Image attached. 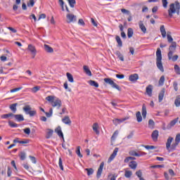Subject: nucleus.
Listing matches in <instances>:
<instances>
[{"instance_id": "obj_4", "label": "nucleus", "mask_w": 180, "mask_h": 180, "mask_svg": "<svg viewBox=\"0 0 180 180\" xmlns=\"http://www.w3.org/2000/svg\"><path fill=\"white\" fill-rule=\"evenodd\" d=\"M46 101L50 102L53 108H58V109H60V108H61L62 103L60 98H55L53 96H48L47 97H46Z\"/></svg>"}, {"instance_id": "obj_51", "label": "nucleus", "mask_w": 180, "mask_h": 180, "mask_svg": "<svg viewBox=\"0 0 180 180\" xmlns=\"http://www.w3.org/2000/svg\"><path fill=\"white\" fill-rule=\"evenodd\" d=\"M167 37L169 43H172V41H174V39L169 34H167Z\"/></svg>"}, {"instance_id": "obj_40", "label": "nucleus", "mask_w": 180, "mask_h": 180, "mask_svg": "<svg viewBox=\"0 0 180 180\" xmlns=\"http://www.w3.org/2000/svg\"><path fill=\"white\" fill-rule=\"evenodd\" d=\"M67 1L69 2V5L70 8H74V6H75V4H77L75 0H67Z\"/></svg>"}, {"instance_id": "obj_7", "label": "nucleus", "mask_w": 180, "mask_h": 180, "mask_svg": "<svg viewBox=\"0 0 180 180\" xmlns=\"http://www.w3.org/2000/svg\"><path fill=\"white\" fill-rule=\"evenodd\" d=\"M104 82H105V84H108V85H110L112 86V88H115V89H117V91H120V86H119V85H117L116 83H115V82H113V80H112V79L105 78Z\"/></svg>"}, {"instance_id": "obj_37", "label": "nucleus", "mask_w": 180, "mask_h": 180, "mask_svg": "<svg viewBox=\"0 0 180 180\" xmlns=\"http://www.w3.org/2000/svg\"><path fill=\"white\" fill-rule=\"evenodd\" d=\"M68 79L69 81V82H74V77H72V75H71V73H66Z\"/></svg>"}, {"instance_id": "obj_57", "label": "nucleus", "mask_w": 180, "mask_h": 180, "mask_svg": "<svg viewBox=\"0 0 180 180\" xmlns=\"http://www.w3.org/2000/svg\"><path fill=\"white\" fill-rule=\"evenodd\" d=\"M118 134H119V131H115L114 132V134H112V137H111L112 140H115V139L116 137H117V135H118Z\"/></svg>"}, {"instance_id": "obj_10", "label": "nucleus", "mask_w": 180, "mask_h": 180, "mask_svg": "<svg viewBox=\"0 0 180 180\" xmlns=\"http://www.w3.org/2000/svg\"><path fill=\"white\" fill-rule=\"evenodd\" d=\"M118 152H119V148H115L113 150V153L111 154V155L110 156V158L108 160V164L112 162V161H113V160H115V158H116V155H117Z\"/></svg>"}, {"instance_id": "obj_41", "label": "nucleus", "mask_w": 180, "mask_h": 180, "mask_svg": "<svg viewBox=\"0 0 180 180\" xmlns=\"http://www.w3.org/2000/svg\"><path fill=\"white\" fill-rule=\"evenodd\" d=\"M154 124H155L154 120H149V121H148V127L150 129H154Z\"/></svg>"}, {"instance_id": "obj_64", "label": "nucleus", "mask_w": 180, "mask_h": 180, "mask_svg": "<svg viewBox=\"0 0 180 180\" xmlns=\"http://www.w3.org/2000/svg\"><path fill=\"white\" fill-rule=\"evenodd\" d=\"M178 55H174V56H172V58L170 60H172V61H176L178 60Z\"/></svg>"}, {"instance_id": "obj_16", "label": "nucleus", "mask_w": 180, "mask_h": 180, "mask_svg": "<svg viewBox=\"0 0 180 180\" xmlns=\"http://www.w3.org/2000/svg\"><path fill=\"white\" fill-rule=\"evenodd\" d=\"M158 136H159L158 130H155L153 131L151 134V137L153 141H157V140H158Z\"/></svg>"}, {"instance_id": "obj_3", "label": "nucleus", "mask_w": 180, "mask_h": 180, "mask_svg": "<svg viewBox=\"0 0 180 180\" xmlns=\"http://www.w3.org/2000/svg\"><path fill=\"white\" fill-rule=\"evenodd\" d=\"M156 65L162 72H164V66L162 65V54L161 49L158 48L156 51Z\"/></svg>"}, {"instance_id": "obj_38", "label": "nucleus", "mask_w": 180, "mask_h": 180, "mask_svg": "<svg viewBox=\"0 0 180 180\" xmlns=\"http://www.w3.org/2000/svg\"><path fill=\"white\" fill-rule=\"evenodd\" d=\"M76 154L79 157V158H82V154H81V147L77 146L76 150Z\"/></svg>"}, {"instance_id": "obj_46", "label": "nucleus", "mask_w": 180, "mask_h": 180, "mask_svg": "<svg viewBox=\"0 0 180 180\" xmlns=\"http://www.w3.org/2000/svg\"><path fill=\"white\" fill-rule=\"evenodd\" d=\"M162 4L165 9H167V8H168V0H162Z\"/></svg>"}, {"instance_id": "obj_15", "label": "nucleus", "mask_w": 180, "mask_h": 180, "mask_svg": "<svg viewBox=\"0 0 180 180\" xmlns=\"http://www.w3.org/2000/svg\"><path fill=\"white\" fill-rule=\"evenodd\" d=\"M13 117H15L16 122H23V120H25V117H23L22 115H20V114H18V115L13 114Z\"/></svg>"}, {"instance_id": "obj_26", "label": "nucleus", "mask_w": 180, "mask_h": 180, "mask_svg": "<svg viewBox=\"0 0 180 180\" xmlns=\"http://www.w3.org/2000/svg\"><path fill=\"white\" fill-rule=\"evenodd\" d=\"M136 120L139 123L143 122V117L141 116V112L140 111H138L136 113Z\"/></svg>"}, {"instance_id": "obj_1", "label": "nucleus", "mask_w": 180, "mask_h": 180, "mask_svg": "<svg viewBox=\"0 0 180 180\" xmlns=\"http://www.w3.org/2000/svg\"><path fill=\"white\" fill-rule=\"evenodd\" d=\"M172 141H174V138L172 136H169L166 143V148L168 151H175V150H176V147L179 146L180 133L176 135L174 142L173 143Z\"/></svg>"}, {"instance_id": "obj_45", "label": "nucleus", "mask_w": 180, "mask_h": 180, "mask_svg": "<svg viewBox=\"0 0 180 180\" xmlns=\"http://www.w3.org/2000/svg\"><path fill=\"white\" fill-rule=\"evenodd\" d=\"M164 82H165V77L161 76L159 80V85H164Z\"/></svg>"}, {"instance_id": "obj_11", "label": "nucleus", "mask_w": 180, "mask_h": 180, "mask_svg": "<svg viewBox=\"0 0 180 180\" xmlns=\"http://www.w3.org/2000/svg\"><path fill=\"white\" fill-rule=\"evenodd\" d=\"M129 117H124L122 119H115L112 120V123L115 124V126H117V124H120V123H123V122H125V120H128Z\"/></svg>"}, {"instance_id": "obj_56", "label": "nucleus", "mask_w": 180, "mask_h": 180, "mask_svg": "<svg viewBox=\"0 0 180 180\" xmlns=\"http://www.w3.org/2000/svg\"><path fill=\"white\" fill-rule=\"evenodd\" d=\"M27 6L33 8V6H34V0H30V3H27Z\"/></svg>"}, {"instance_id": "obj_34", "label": "nucleus", "mask_w": 180, "mask_h": 180, "mask_svg": "<svg viewBox=\"0 0 180 180\" xmlns=\"http://www.w3.org/2000/svg\"><path fill=\"white\" fill-rule=\"evenodd\" d=\"M134 31L131 28H128L127 30V37L129 39H131V37H133Z\"/></svg>"}, {"instance_id": "obj_28", "label": "nucleus", "mask_w": 180, "mask_h": 180, "mask_svg": "<svg viewBox=\"0 0 180 180\" xmlns=\"http://www.w3.org/2000/svg\"><path fill=\"white\" fill-rule=\"evenodd\" d=\"M115 40L118 44V47H122L123 46V42L122 41V39H120V37L116 36Z\"/></svg>"}, {"instance_id": "obj_60", "label": "nucleus", "mask_w": 180, "mask_h": 180, "mask_svg": "<svg viewBox=\"0 0 180 180\" xmlns=\"http://www.w3.org/2000/svg\"><path fill=\"white\" fill-rule=\"evenodd\" d=\"M7 175L8 176H11L12 175V169H11L10 167H8Z\"/></svg>"}, {"instance_id": "obj_19", "label": "nucleus", "mask_w": 180, "mask_h": 180, "mask_svg": "<svg viewBox=\"0 0 180 180\" xmlns=\"http://www.w3.org/2000/svg\"><path fill=\"white\" fill-rule=\"evenodd\" d=\"M160 33L163 39H165L167 37V31H165V26L164 25L160 26Z\"/></svg>"}, {"instance_id": "obj_48", "label": "nucleus", "mask_w": 180, "mask_h": 180, "mask_svg": "<svg viewBox=\"0 0 180 180\" xmlns=\"http://www.w3.org/2000/svg\"><path fill=\"white\" fill-rule=\"evenodd\" d=\"M58 165L61 171H64V167L63 166V160L61 159V158H59Z\"/></svg>"}, {"instance_id": "obj_50", "label": "nucleus", "mask_w": 180, "mask_h": 180, "mask_svg": "<svg viewBox=\"0 0 180 180\" xmlns=\"http://www.w3.org/2000/svg\"><path fill=\"white\" fill-rule=\"evenodd\" d=\"M136 176H138V178H139V179H141V178H143L141 177L143 176V172H141V170L136 172Z\"/></svg>"}, {"instance_id": "obj_9", "label": "nucleus", "mask_w": 180, "mask_h": 180, "mask_svg": "<svg viewBox=\"0 0 180 180\" xmlns=\"http://www.w3.org/2000/svg\"><path fill=\"white\" fill-rule=\"evenodd\" d=\"M67 23H72V22H77V15L74 14L68 13L66 15Z\"/></svg>"}, {"instance_id": "obj_58", "label": "nucleus", "mask_w": 180, "mask_h": 180, "mask_svg": "<svg viewBox=\"0 0 180 180\" xmlns=\"http://www.w3.org/2000/svg\"><path fill=\"white\" fill-rule=\"evenodd\" d=\"M122 13H126L127 15H130V11L127 10L126 8L121 9Z\"/></svg>"}, {"instance_id": "obj_42", "label": "nucleus", "mask_w": 180, "mask_h": 180, "mask_svg": "<svg viewBox=\"0 0 180 180\" xmlns=\"http://www.w3.org/2000/svg\"><path fill=\"white\" fill-rule=\"evenodd\" d=\"M174 72L177 75H180V68L178 65H174Z\"/></svg>"}, {"instance_id": "obj_18", "label": "nucleus", "mask_w": 180, "mask_h": 180, "mask_svg": "<svg viewBox=\"0 0 180 180\" xmlns=\"http://www.w3.org/2000/svg\"><path fill=\"white\" fill-rule=\"evenodd\" d=\"M83 70L86 75H88L89 77H92V72H91V70H89V68L87 65H84Z\"/></svg>"}, {"instance_id": "obj_43", "label": "nucleus", "mask_w": 180, "mask_h": 180, "mask_svg": "<svg viewBox=\"0 0 180 180\" xmlns=\"http://www.w3.org/2000/svg\"><path fill=\"white\" fill-rule=\"evenodd\" d=\"M46 117H51L53 116V108H50L49 112H45Z\"/></svg>"}, {"instance_id": "obj_52", "label": "nucleus", "mask_w": 180, "mask_h": 180, "mask_svg": "<svg viewBox=\"0 0 180 180\" xmlns=\"http://www.w3.org/2000/svg\"><path fill=\"white\" fill-rule=\"evenodd\" d=\"M146 150H155V146H143Z\"/></svg>"}, {"instance_id": "obj_30", "label": "nucleus", "mask_w": 180, "mask_h": 180, "mask_svg": "<svg viewBox=\"0 0 180 180\" xmlns=\"http://www.w3.org/2000/svg\"><path fill=\"white\" fill-rule=\"evenodd\" d=\"M62 122L65 123V124H71V120H70V117L65 116Z\"/></svg>"}, {"instance_id": "obj_53", "label": "nucleus", "mask_w": 180, "mask_h": 180, "mask_svg": "<svg viewBox=\"0 0 180 180\" xmlns=\"http://www.w3.org/2000/svg\"><path fill=\"white\" fill-rule=\"evenodd\" d=\"M29 157L33 164H36V162H37V160H36V158H34V156L30 155Z\"/></svg>"}, {"instance_id": "obj_14", "label": "nucleus", "mask_w": 180, "mask_h": 180, "mask_svg": "<svg viewBox=\"0 0 180 180\" xmlns=\"http://www.w3.org/2000/svg\"><path fill=\"white\" fill-rule=\"evenodd\" d=\"M104 166H105V163L103 162H101L97 171V178H101V175H102V172L103 171Z\"/></svg>"}, {"instance_id": "obj_8", "label": "nucleus", "mask_w": 180, "mask_h": 180, "mask_svg": "<svg viewBox=\"0 0 180 180\" xmlns=\"http://www.w3.org/2000/svg\"><path fill=\"white\" fill-rule=\"evenodd\" d=\"M27 50L31 53L32 58H34V57H36V54H37V50L36 49V46H33L32 44H29Z\"/></svg>"}, {"instance_id": "obj_36", "label": "nucleus", "mask_w": 180, "mask_h": 180, "mask_svg": "<svg viewBox=\"0 0 180 180\" xmlns=\"http://www.w3.org/2000/svg\"><path fill=\"white\" fill-rule=\"evenodd\" d=\"M84 171H86L88 176L94 174V169L92 168H86L84 169Z\"/></svg>"}, {"instance_id": "obj_63", "label": "nucleus", "mask_w": 180, "mask_h": 180, "mask_svg": "<svg viewBox=\"0 0 180 180\" xmlns=\"http://www.w3.org/2000/svg\"><path fill=\"white\" fill-rule=\"evenodd\" d=\"M24 133H25V134H30V128H25L24 129Z\"/></svg>"}, {"instance_id": "obj_25", "label": "nucleus", "mask_w": 180, "mask_h": 180, "mask_svg": "<svg viewBox=\"0 0 180 180\" xmlns=\"http://www.w3.org/2000/svg\"><path fill=\"white\" fill-rule=\"evenodd\" d=\"M44 50H45V51H46V53H53L54 52V50L53 49V48H51L50 46H49L47 44H44Z\"/></svg>"}, {"instance_id": "obj_21", "label": "nucleus", "mask_w": 180, "mask_h": 180, "mask_svg": "<svg viewBox=\"0 0 180 180\" xmlns=\"http://www.w3.org/2000/svg\"><path fill=\"white\" fill-rule=\"evenodd\" d=\"M129 79L131 82H134L137 81V79H139V75H137V74L131 75L129 76Z\"/></svg>"}, {"instance_id": "obj_27", "label": "nucleus", "mask_w": 180, "mask_h": 180, "mask_svg": "<svg viewBox=\"0 0 180 180\" xmlns=\"http://www.w3.org/2000/svg\"><path fill=\"white\" fill-rule=\"evenodd\" d=\"M92 128H93L94 131H95V133L96 134H99V130L98 129H99V124H98V123H96V122L94 123L93 124Z\"/></svg>"}, {"instance_id": "obj_61", "label": "nucleus", "mask_w": 180, "mask_h": 180, "mask_svg": "<svg viewBox=\"0 0 180 180\" xmlns=\"http://www.w3.org/2000/svg\"><path fill=\"white\" fill-rule=\"evenodd\" d=\"M173 86H174V91H178V83L176 82H174L173 83Z\"/></svg>"}, {"instance_id": "obj_49", "label": "nucleus", "mask_w": 180, "mask_h": 180, "mask_svg": "<svg viewBox=\"0 0 180 180\" xmlns=\"http://www.w3.org/2000/svg\"><path fill=\"white\" fill-rule=\"evenodd\" d=\"M8 125L10 126V127H18V124H16L12 121H8Z\"/></svg>"}, {"instance_id": "obj_33", "label": "nucleus", "mask_w": 180, "mask_h": 180, "mask_svg": "<svg viewBox=\"0 0 180 180\" xmlns=\"http://www.w3.org/2000/svg\"><path fill=\"white\" fill-rule=\"evenodd\" d=\"M115 55L118 57V58L121 60V61H124V58L123 57V55L122 54V53H120V51H117L115 52Z\"/></svg>"}, {"instance_id": "obj_62", "label": "nucleus", "mask_w": 180, "mask_h": 180, "mask_svg": "<svg viewBox=\"0 0 180 180\" xmlns=\"http://www.w3.org/2000/svg\"><path fill=\"white\" fill-rule=\"evenodd\" d=\"M7 29L8 30H11V32H12L13 33H16V32H18L15 28H13L12 27H7Z\"/></svg>"}, {"instance_id": "obj_6", "label": "nucleus", "mask_w": 180, "mask_h": 180, "mask_svg": "<svg viewBox=\"0 0 180 180\" xmlns=\"http://www.w3.org/2000/svg\"><path fill=\"white\" fill-rule=\"evenodd\" d=\"M22 110L25 111L26 115H30L31 117L34 116L37 113L36 110H32V107L30 105H27L22 108Z\"/></svg>"}, {"instance_id": "obj_59", "label": "nucleus", "mask_w": 180, "mask_h": 180, "mask_svg": "<svg viewBox=\"0 0 180 180\" xmlns=\"http://www.w3.org/2000/svg\"><path fill=\"white\" fill-rule=\"evenodd\" d=\"M53 131L51 129H49L47 132V134H48L47 139H50V137H51V136H53Z\"/></svg>"}, {"instance_id": "obj_23", "label": "nucleus", "mask_w": 180, "mask_h": 180, "mask_svg": "<svg viewBox=\"0 0 180 180\" xmlns=\"http://www.w3.org/2000/svg\"><path fill=\"white\" fill-rule=\"evenodd\" d=\"M142 116L143 119L147 117V107H146V104L142 105Z\"/></svg>"}, {"instance_id": "obj_55", "label": "nucleus", "mask_w": 180, "mask_h": 180, "mask_svg": "<svg viewBox=\"0 0 180 180\" xmlns=\"http://www.w3.org/2000/svg\"><path fill=\"white\" fill-rule=\"evenodd\" d=\"M30 142V141L29 139H24L20 141V144H29Z\"/></svg>"}, {"instance_id": "obj_13", "label": "nucleus", "mask_w": 180, "mask_h": 180, "mask_svg": "<svg viewBox=\"0 0 180 180\" xmlns=\"http://www.w3.org/2000/svg\"><path fill=\"white\" fill-rule=\"evenodd\" d=\"M179 120V117H177V118L172 120L170 122V123L168 124V125L167 126V129H172V127H174V126H175V124H176V123H178Z\"/></svg>"}, {"instance_id": "obj_32", "label": "nucleus", "mask_w": 180, "mask_h": 180, "mask_svg": "<svg viewBox=\"0 0 180 180\" xmlns=\"http://www.w3.org/2000/svg\"><path fill=\"white\" fill-rule=\"evenodd\" d=\"M9 117H13V113L10 112L8 114H4L1 115V119H9Z\"/></svg>"}, {"instance_id": "obj_39", "label": "nucleus", "mask_w": 180, "mask_h": 180, "mask_svg": "<svg viewBox=\"0 0 180 180\" xmlns=\"http://www.w3.org/2000/svg\"><path fill=\"white\" fill-rule=\"evenodd\" d=\"M131 175H133V173L131 172V171H129V170L125 171V174H124L125 178H130Z\"/></svg>"}, {"instance_id": "obj_17", "label": "nucleus", "mask_w": 180, "mask_h": 180, "mask_svg": "<svg viewBox=\"0 0 180 180\" xmlns=\"http://www.w3.org/2000/svg\"><path fill=\"white\" fill-rule=\"evenodd\" d=\"M55 133H56L58 136H59L62 139H64V134H63V131H61V127H58L55 129Z\"/></svg>"}, {"instance_id": "obj_35", "label": "nucleus", "mask_w": 180, "mask_h": 180, "mask_svg": "<svg viewBox=\"0 0 180 180\" xmlns=\"http://www.w3.org/2000/svg\"><path fill=\"white\" fill-rule=\"evenodd\" d=\"M174 105L176 106V108H179L180 106V97L179 96H177L175 101H174Z\"/></svg>"}, {"instance_id": "obj_24", "label": "nucleus", "mask_w": 180, "mask_h": 180, "mask_svg": "<svg viewBox=\"0 0 180 180\" xmlns=\"http://www.w3.org/2000/svg\"><path fill=\"white\" fill-rule=\"evenodd\" d=\"M129 167L131 169H136L137 168V162L131 161L129 164Z\"/></svg>"}, {"instance_id": "obj_29", "label": "nucleus", "mask_w": 180, "mask_h": 180, "mask_svg": "<svg viewBox=\"0 0 180 180\" xmlns=\"http://www.w3.org/2000/svg\"><path fill=\"white\" fill-rule=\"evenodd\" d=\"M88 84H89V85H91V86H94L95 88L99 87V84H98V82H96L94 80H89L88 82Z\"/></svg>"}, {"instance_id": "obj_54", "label": "nucleus", "mask_w": 180, "mask_h": 180, "mask_svg": "<svg viewBox=\"0 0 180 180\" xmlns=\"http://www.w3.org/2000/svg\"><path fill=\"white\" fill-rule=\"evenodd\" d=\"M22 87H18V88H15V89H13L10 91V92L11 94H13V92H18V91H20V89H22Z\"/></svg>"}, {"instance_id": "obj_5", "label": "nucleus", "mask_w": 180, "mask_h": 180, "mask_svg": "<svg viewBox=\"0 0 180 180\" xmlns=\"http://www.w3.org/2000/svg\"><path fill=\"white\" fill-rule=\"evenodd\" d=\"M176 50V42H172V45L169 47V53L167 54V57L169 60H171L172 58V56L174 55V53H175V51Z\"/></svg>"}, {"instance_id": "obj_44", "label": "nucleus", "mask_w": 180, "mask_h": 180, "mask_svg": "<svg viewBox=\"0 0 180 180\" xmlns=\"http://www.w3.org/2000/svg\"><path fill=\"white\" fill-rule=\"evenodd\" d=\"M20 158L22 160V161H24V160H26V153L25 152H21L20 153Z\"/></svg>"}, {"instance_id": "obj_20", "label": "nucleus", "mask_w": 180, "mask_h": 180, "mask_svg": "<svg viewBox=\"0 0 180 180\" xmlns=\"http://www.w3.org/2000/svg\"><path fill=\"white\" fill-rule=\"evenodd\" d=\"M139 29H141L143 33H146L147 32V28L144 25V23H143V21H139Z\"/></svg>"}, {"instance_id": "obj_2", "label": "nucleus", "mask_w": 180, "mask_h": 180, "mask_svg": "<svg viewBox=\"0 0 180 180\" xmlns=\"http://www.w3.org/2000/svg\"><path fill=\"white\" fill-rule=\"evenodd\" d=\"M180 11V4L179 2L175 1L169 5V8L168 10V14L169 18H172L174 16V13H177L179 15Z\"/></svg>"}, {"instance_id": "obj_22", "label": "nucleus", "mask_w": 180, "mask_h": 180, "mask_svg": "<svg viewBox=\"0 0 180 180\" xmlns=\"http://www.w3.org/2000/svg\"><path fill=\"white\" fill-rule=\"evenodd\" d=\"M165 94V89H162L158 95V101L159 102H162V99H164V95Z\"/></svg>"}, {"instance_id": "obj_47", "label": "nucleus", "mask_w": 180, "mask_h": 180, "mask_svg": "<svg viewBox=\"0 0 180 180\" xmlns=\"http://www.w3.org/2000/svg\"><path fill=\"white\" fill-rule=\"evenodd\" d=\"M32 92H33V94H36V92H37V91H40V86H36L34 87H33L32 89H31Z\"/></svg>"}, {"instance_id": "obj_31", "label": "nucleus", "mask_w": 180, "mask_h": 180, "mask_svg": "<svg viewBox=\"0 0 180 180\" xmlns=\"http://www.w3.org/2000/svg\"><path fill=\"white\" fill-rule=\"evenodd\" d=\"M16 106H18V103H13L10 105V109L13 112V113H16V110H18Z\"/></svg>"}, {"instance_id": "obj_12", "label": "nucleus", "mask_w": 180, "mask_h": 180, "mask_svg": "<svg viewBox=\"0 0 180 180\" xmlns=\"http://www.w3.org/2000/svg\"><path fill=\"white\" fill-rule=\"evenodd\" d=\"M146 92L148 96H153V85H148L147 87L146 88Z\"/></svg>"}]
</instances>
